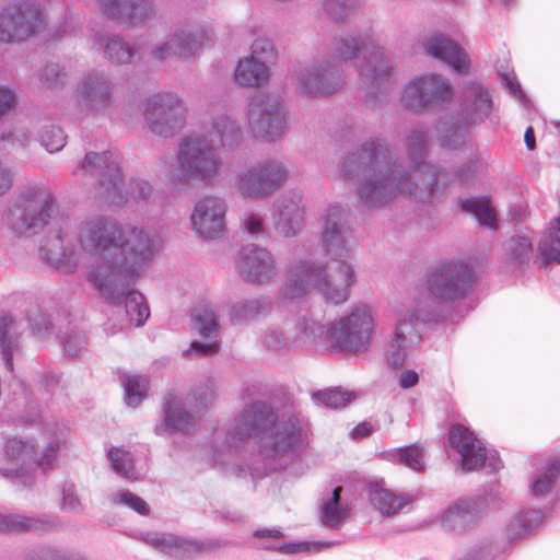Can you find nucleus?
<instances>
[{"label":"nucleus","mask_w":560,"mask_h":560,"mask_svg":"<svg viewBox=\"0 0 560 560\" xmlns=\"http://www.w3.org/2000/svg\"><path fill=\"white\" fill-rule=\"evenodd\" d=\"M271 306L270 299L266 296L238 301L231 306L229 318L234 325L249 323L270 313Z\"/></svg>","instance_id":"35"},{"label":"nucleus","mask_w":560,"mask_h":560,"mask_svg":"<svg viewBox=\"0 0 560 560\" xmlns=\"http://www.w3.org/2000/svg\"><path fill=\"white\" fill-rule=\"evenodd\" d=\"M375 327L373 310L360 304L337 320L324 325L312 318L300 322V330L306 339L336 352L361 353L371 348Z\"/></svg>","instance_id":"5"},{"label":"nucleus","mask_w":560,"mask_h":560,"mask_svg":"<svg viewBox=\"0 0 560 560\" xmlns=\"http://www.w3.org/2000/svg\"><path fill=\"white\" fill-rule=\"evenodd\" d=\"M287 114L278 96L259 95L252 100L248 127L256 139L275 142L287 131Z\"/></svg>","instance_id":"16"},{"label":"nucleus","mask_w":560,"mask_h":560,"mask_svg":"<svg viewBox=\"0 0 560 560\" xmlns=\"http://www.w3.org/2000/svg\"><path fill=\"white\" fill-rule=\"evenodd\" d=\"M353 282V267L346 260L332 259L324 265L300 262L289 268L282 294L294 299L315 289L327 302L340 304L348 300Z\"/></svg>","instance_id":"6"},{"label":"nucleus","mask_w":560,"mask_h":560,"mask_svg":"<svg viewBox=\"0 0 560 560\" xmlns=\"http://www.w3.org/2000/svg\"><path fill=\"white\" fill-rule=\"evenodd\" d=\"M460 209L472 214L480 225L495 229L497 218L494 209L491 207L490 201L481 197L466 198L460 201Z\"/></svg>","instance_id":"43"},{"label":"nucleus","mask_w":560,"mask_h":560,"mask_svg":"<svg viewBox=\"0 0 560 560\" xmlns=\"http://www.w3.org/2000/svg\"><path fill=\"white\" fill-rule=\"evenodd\" d=\"M75 241L93 258L88 280L106 301H117L153 257V240L141 226L105 215L80 222Z\"/></svg>","instance_id":"2"},{"label":"nucleus","mask_w":560,"mask_h":560,"mask_svg":"<svg viewBox=\"0 0 560 560\" xmlns=\"http://www.w3.org/2000/svg\"><path fill=\"white\" fill-rule=\"evenodd\" d=\"M192 328L209 341H192L190 348L184 352L187 358H203L217 354L220 351V342L217 334L220 328L219 317L215 311L208 306H199L191 314Z\"/></svg>","instance_id":"27"},{"label":"nucleus","mask_w":560,"mask_h":560,"mask_svg":"<svg viewBox=\"0 0 560 560\" xmlns=\"http://www.w3.org/2000/svg\"><path fill=\"white\" fill-rule=\"evenodd\" d=\"M19 104V93L11 85L0 84V119L15 109Z\"/></svg>","instance_id":"57"},{"label":"nucleus","mask_w":560,"mask_h":560,"mask_svg":"<svg viewBox=\"0 0 560 560\" xmlns=\"http://www.w3.org/2000/svg\"><path fill=\"white\" fill-rule=\"evenodd\" d=\"M352 232L348 208L328 205L320 214V244L331 256L343 257L349 252L348 237Z\"/></svg>","instance_id":"20"},{"label":"nucleus","mask_w":560,"mask_h":560,"mask_svg":"<svg viewBox=\"0 0 560 560\" xmlns=\"http://www.w3.org/2000/svg\"><path fill=\"white\" fill-rule=\"evenodd\" d=\"M56 527L54 520L48 515L25 516L19 514L0 513V530L12 532H48Z\"/></svg>","instance_id":"37"},{"label":"nucleus","mask_w":560,"mask_h":560,"mask_svg":"<svg viewBox=\"0 0 560 560\" xmlns=\"http://www.w3.org/2000/svg\"><path fill=\"white\" fill-rule=\"evenodd\" d=\"M475 272L465 262L438 266L427 279V290L434 303H452L465 299L474 285Z\"/></svg>","instance_id":"15"},{"label":"nucleus","mask_w":560,"mask_h":560,"mask_svg":"<svg viewBox=\"0 0 560 560\" xmlns=\"http://www.w3.org/2000/svg\"><path fill=\"white\" fill-rule=\"evenodd\" d=\"M114 471L122 477L131 478L133 471V462L129 453L124 448L112 447L108 452Z\"/></svg>","instance_id":"53"},{"label":"nucleus","mask_w":560,"mask_h":560,"mask_svg":"<svg viewBox=\"0 0 560 560\" xmlns=\"http://www.w3.org/2000/svg\"><path fill=\"white\" fill-rule=\"evenodd\" d=\"M272 215L276 232L284 237L295 236L304 226L305 206L300 194L287 191L273 203Z\"/></svg>","instance_id":"26"},{"label":"nucleus","mask_w":560,"mask_h":560,"mask_svg":"<svg viewBox=\"0 0 560 560\" xmlns=\"http://www.w3.org/2000/svg\"><path fill=\"white\" fill-rule=\"evenodd\" d=\"M454 98L451 82L441 74L425 73L411 79L404 88L400 102L413 114L444 109Z\"/></svg>","instance_id":"11"},{"label":"nucleus","mask_w":560,"mask_h":560,"mask_svg":"<svg viewBox=\"0 0 560 560\" xmlns=\"http://www.w3.org/2000/svg\"><path fill=\"white\" fill-rule=\"evenodd\" d=\"M59 450V439L56 435L46 438L42 435L35 443L28 440L12 438L4 445V454L14 467L2 468L1 474L5 478H23V485L32 482L26 472L33 465L43 470L50 468Z\"/></svg>","instance_id":"10"},{"label":"nucleus","mask_w":560,"mask_h":560,"mask_svg":"<svg viewBox=\"0 0 560 560\" xmlns=\"http://www.w3.org/2000/svg\"><path fill=\"white\" fill-rule=\"evenodd\" d=\"M430 319V313L419 302L416 307H411L404 313L397 322L394 334L388 340L385 351V362L392 369H399L404 365L407 358V350L420 339L417 331V323Z\"/></svg>","instance_id":"19"},{"label":"nucleus","mask_w":560,"mask_h":560,"mask_svg":"<svg viewBox=\"0 0 560 560\" xmlns=\"http://www.w3.org/2000/svg\"><path fill=\"white\" fill-rule=\"evenodd\" d=\"M544 520V513L538 510L520 512L508 526V536L511 541L520 539L530 529L538 526Z\"/></svg>","instance_id":"44"},{"label":"nucleus","mask_w":560,"mask_h":560,"mask_svg":"<svg viewBox=\"0 0 560 560\" xmlns=\"http://www.w3.org/2000/svg\"><path fill=\"white\" fill-rule=\"evenodd\" d=\"M94 46L102 49L105 58L116 66L127 65L139 54L137 45L126 42L120 35L97 32Z\"/></svg>","instance_id":"33"},{"label":"nucleus","mask_w":560,"mask_h":560,"mask_svg":"<svg viewBox=\"0 0 560 560\" xmlns=\"http://www.w3.org/2000/svg\"><path fill=\"white\" fill-rule=\"evenodd\" d=\"M31 141L30 133L20 128L7 130L0 133V142L5 143L12 149H24Z\"/></svg>","instance_id":"56"},{"label":"nucleus","mask_w":560,"mask_h":560,"mask_svg":"<svg viewBox=\"0 0 560 560\" xmlns=\"http://www.w3.org/2000/svg\"><path fill=\"white\" fill-rule=\"evenodd\" d=\"M252 167L257 172V179L265 188L268 198L283 186L289 177L288 166L276 159L261 160Z\"/></svg>","instance_id":"34"},{"label":"nucleus","mask_w":560,"mask_h":560,"mask_svg":"<svg viewBox=\"0 0 560 560\" xmlns=\"http://www.w3.org/2000/svg\"><path fill=\"white\" fill-rule=\"evenodd\" d=\"M226 201L214 195L200 198L190 214L192 230L202 240H214L225 229Z\"/></svg>","instance_id":"23"},{"label":"nucleus","mask_w":560,"mask_h":560,"mask_svg":"<svg viewBox=\"0 0 560 560\" xmlns=\"http://www.w3.org/2000/svg\"><path fill=\"white\" fill-rule=\"evenodd\" d=\"M102 13L120 25L138 27L158 19L160 9L155 0H110Z\"/></svg>","instance_id":"24"},{"label":"nucleus","mask_w":560,"mask_h":560,"mask_svg":"<svg viewBox=\"0 0 560 560\" xmlns=\"http://www.w3.org/2000/svg\"><path fill=\"white\" fill-rule=\"evenodd\" d=\"M237 270L241 278L247 283H269L277 273L276 262L266 248L249 245L240 252Z\"/></svg>","instance_id":"25"},{"label":"nucleus","mask_w":560,"mask_h":560,"mask_svg":"<svg viewBox=\"0 0 560 560\" xmlns=\"http://www.w3.org/2000/svg\"><path fill=\"white\" fill-rule=\"evenodd\" d=\"M375 48L381 47L373 45L369 36L347 34L334 37L325 56L342 68L346 61L355 58L360 52L368 54L364 56L365 61Z\"/></svg>","instance_id":"31"},{"label":"nucleus","mask_w":560,"mask_h":560,"mask_svg":"<svg viewBox=\"0 0 560 560\" xmlns=\"http://www.w3.org/2000/svg\"><path fill=\"white\" fill-rule=\"evenodd\" d=\"M136 278L128 285L125 293L117 301H107L110 304L119 305L121 303L125 304V312L129 319L130 325L133 327H140L144 324L150 315V311L148 305L144 302L143 295L138 292L131 290V285L135 283Z\"/></svg>","instance_id":"38"},{"label":"nucleus","mask_w":560,"mask_h":560,"mask_svg":"<svg viewBox=\"0 0 560 560\" xmlns=\"http://www.w3.org/2000/svg\"><path fill=\"white\" fill-rule=\"evenodd\" d=\"M477 518V504L475 502H462L451 506L446 514L445 521L454 528L465 529L471 526Z\"/></svg>","instance_id":"45"},{"label":"nucleus","mask_w":560,"mask_h":560,"mask_svg":"<svg viewBox=\"0 0 560 560\" xmlns=\"http://www.w3.org/2000/svg\"><path fill=\"white\" fill-rule=\"evenodd\" d=\"M79 170L96 179V196L110 205L124 206L129 197L147 202L153 195V186L143 179H132L126 186L119 161L112 152L86 153Z\"/></svg>","instance_id":"8"},{"label":"nucleus","mask_w":560,"mask_h":560,"mask_svg":"<svg viewBox=\"0 0 560 560\" xmlns=\"http://www.w3.org/2000/svg\"><path fill=\"white\" fill-rule=\"evenodd\" d=\"M15 173L4 162L0 161V197L7 195L14 186Z\"/></svg>","instance_id":"64"},{"label":"nucleus","mask_w":560,"mask_h":560,"mask_svg":"<svg viewBox=\"0 0 560 560\" xmlns=\"http://www.w3.org/2000/svg\"><path fill=\"white\" fill-rule=\"evenodd\" d=\"M126 401L131 407H137L145 396L147 378L143 376H126L122 380Z\"/></svg>","instance_id":"50"},{"label":"nucleus","mask_w":560,"mask_h":560,"mask_svg":"<svg viewBox=\"0 0 560 560\" xmlns=\"http://www.w3.org/2000/svg\"><path fill=\"white\" fill-rule=\"evenodd\" d=\"M354 0H324L328 15L335 21H343L350 13Z\"/></svg>","instance_id":"58"},{"label":"nucleus","mask_w":560,"mask_h":560,"mask_svg":"<svg viewBox=\"0 0 560 560\" xmlns=\"http://www.w3.org/2000/svg\"><path fill=\"white\" fill-rule=\"evenodd\" d=\"M205 393L194 394L186 401L179 400L173 393H168L164 400V423L156 428V432H189L195 429L198 415L206 407L208 400L214 397L213 384L206 385Z\"/></svg>","instance_id":"18"},{"label":"nucleus","mask_w":560,"mask_h":560,"mask_svg":"<svg viewBox=\"0 0 560 560\" xmlns=\"http://www.w3.org/2000/svg\"><path fill=\"white\" fill-rule=\"evenodd\" d=\"M492 101L489 92L477 82H469L463 89V98L456 113L441 116L435 130L442 147L455 150L464 144L466 129L489 117Z\"/></svg>","instance_id":"9"},{"label":"nucleus","mask_w":560,"mask_h":560,"mask_svg":"<svg viewBox=\"0 0 560 560\" xmlns=\"http://www.w3.org/2000/svg\"><path fill=\"white\" fill-rule=\"evenodd\" d=\"M270 77L269 66L264 62L253 61L244 58L238 61L234 72L235 81L242 86H259L268 81Z\"/></svg>","instance_id":"39"},{"label":"nucleus","mask_w":560,"mask_h":560,"mask_svg":"<svg viewBox=\"0 0 560 560\" xmlns=\"http://www.w3.org/2000/svg\"><path fill=\"white\" fill-rule=\"evenodd\" d=\"M77 92L79 105L88 115L104 114L115 102V84L105 71L85 73L78 83Z\"/></svg>","instance_id":"21"},{"label":"nucleus","mask_w":560,"mask_h":560,"mask_svg":"<svg viewBox=\"0 0 560 560\" xmlns=\"http://www.w3.org/2000/svg\"><path fill=\"white\" fill-rule=\"evenodd\" d=\"M295 90L305 97H326L345 84L343 69L325 55L311 62L299 65L292 73Z\"/></svg>","instance_id":"14"},{"label":"nucleus","mask_w":560,"mask_h":560,"mask_svg":"<svg viewBox=\"0 0 560 560\" xmlns=\"http://www.w3.org/2000/svg\"><path fill=\"white\" fill-rule=\"evenodd\" d=\"M247 58L253 59V61L264 62L266 66H269L276 60L277 51L270 39L257 38L252 44L250 55Z\"/></svg>","instance_id":"52"},{"label":"nucleus","mask_w":560,"mask_h":560,"mask_svg":"<svg viewBox=\"0 0 560 560\" xmlns=\"http://www.w3.org/2000/svg\"><path fill=\"white\" fill-rule=\"evenodd\" d=\"M207 139L215 149L235 150L243 142V130L240 121L228 113L212 115L203 125L202 132L194 133Z\"/></svg>","instance_id":"28"},{"label":"nucleus","mask_w":560,"mask_h":560,"mask_svg":"<svg viewBox=\"0 0 560 560\" xmlns=\"http://www.w3.org/2000/svg\"><path fill=\"white\" fill-rule=\"evenodd\" d=\"M313 398L317 404H323L329 408H342L354 398V395L340 387H335L319 390L313 395Z\"/></svg>","instance_id":"49"},{"label":"nucleus","mask_w":560,"mask_h":560,"mask_svg":"<svg viewBox=\"0 0 560 560\" xmlns=\"http://www.w3.org/2000/svg\"><path fill=\"white\" fill-rule=\"evenodd\" d=\"M68 73L58 63H48L40 72V82L48 89H58L66 84Z\"/></svg>","instance_id":"54"},{"label":"nucleus","mask_w":560,"mask_h":560,"mask_svg":"<svg viewBox=\"0 0 560 560\" xmlns=\"http://www.w3.org/2000/svg\"><path fill=\"white\" fill-rule=\"evenodd\" d=\"M231 435L238 441L255 438L260 456L271 460H281L307 444L296 416L276 410L264 401H254L242 410Z\"/></svg>","instance_id":"3"},{"label":"nucleus","mask_w":560,"mask_h":560,"mask_svg":"<svg viewBox=\"0 0 560 560\" xmlns=\"http://www.w3.org/2000/svg\"><path fill=\"white\" fill-rule=\"evenodd\" d=\"M406 160L389 143L371 139L345 152L338 162L342 180H358L357 196L366 209H381L400 196L429 202L442 195V167L427 161L429 135L423 127L405 131Z\"/></svg>","instance_id":"1"},{"label":"nucleus","mask_w":560,"mask_h":560,"mask_svg":"<svg viewBox=\"0 0 560 560\" xmlns=\"http://www.w3.org/2000/svg\"><path fill=\"white\" fill-rule=\"evenodd\" d=\"M480 170V163L477 160L469 161L458 166L455 171L457 178L464 185H469L472 183L475 175Z\"/></svg>","instance_id":"63"},{"label":"nucleus","mask_w":560,"mask_h":560,"mask_svg":"<svg viewBox=\"0 0 560 560\" xmlns=\"http://www.w3.org/2000/svg\"><path fill=\"white\" fill-rule=\"evenodd\" d=\"M504 252L510 264L521 267L528 264L534 252L530 234H516L504 244Z\"/></svg>","instance_id":"41"},{"label":"nucleus","mask_w":560,"mask_h":560,"mask_svg":"<svg viewBox=\"0 0 560 560\" xmlns=\"http://www.w3.org/2000/svg\"><path fill=\"white\" fill-rule=\"evenodd\" d=\"M21 353V342L11 315H0V354L9 371H13V357Z\"/></svg>","instance_id":"36"},{"label":"nucleus","mask_w":560,"mask_h":560,"mask_svg":"<svg viewBox=\"0 0 560 560\" xmlns=\"http://www.w3.org/2000/svg\"><path fill=\"white\" fill-rule=\"evenodd\" d=\"M559 474L560 459L558 457H553L548 462L545 471L534 479L532 485L533 494L539 497L548 493Z\"/></svg>","instance_id":"47"},{"label":"nucleus","mask_w":560,"mask_h":560,"mask_svg":"<svg viewBox=\"0 0 560 560\" xmlns=\"http://www.w3.org/2000/svg\"><path fill=\"white\" fill-rule=\"evenodd\" d=\"M207 32L197 25H180L174 28L166 40L156 43L150 55L163 61L170 58H189L205 44Z\"/></svg>","instance_id":"22"},{"label":"nucleus","mask_w":560,"mask_h":560,"mask_svg":"<svg viewBox=\"0 0 560 560\" xmlns=\"http://www.w3.org/2000/svg\"><path fill=\"white\" fill-rule=\"evenodd\" d=\"M552 240L545 235L539 242L538 250L542 258V266H547L550 262L560 264V246Z\"/></svg>","instance_id":"59"},{"label":"nucleus","mask_w":560,"mask_h":560,"mask_svg":"<svg viewBox=\"0 0 560 560\" xmlns=\"http://www.w3.org/2000/svg\"><path fill=\"white\" fill-rule=\"evenodd\" d=\"M63 510H78L81 505L80 499L75 492V487L71 482H65L61 488Z\"/></svg>","instance_id":"62"},{"label":"nucleus","mask_w":560,"mask_h":560,"mask_svg":"<svg viewBox=\"0 0 560 560\" xmlns=\"http://www.w3.org/2000/svg\"><path fill=\"white\" fill-rule=\"evenodd\" d=\"M47 24V15L38 3L31 0L8 3L0 11V42H24L42 33Z\"/></svg>","instance_id":"13"},{"label":"nucleus","mask_w":560,"mask_h":560,"mask_svg":"<svg viewBox=\"0 0 560 560\" xmlns=\"http://www.w3.org/2000/svg\"><path fill=\"white\" fill-rule=\"evenodd\" d=\"M165 178L174 186H212L221 177L223 159L207 139L187 135L175 151L174 162L163 158L159 163Z\"/></svg>","instance_id":"4"},{"label":"nucleus","mask_w":560,"mask_h":560,"mask_svg":"<svg viewBox=\"0 0 560 560\" xmlns=\"http://www.w3.org/2000/svg\"><path fill=\"white\" fill-rule=\"evenodd\" d=\"M187 106L174 92H159L149 96L142 108L147 128L155 136L168 139L178 135L186 126Z\"/></svg>","instance_id":"12"},{"label":"nucleus","mask_w":560,"mask_h":560,"mask_svg":"<svg viewBox=\"0 0 560 560\" xmlns=\"http://www.w3.org/2000/svg\"><path fill=\"white\" fill-rule=\"evenodd\" d=\"M341 487L335 488L332 498L323 506V523L328 527L338 526L347 516V511L340 505Z\"/></svg>","instance_id":"48"},{"label":"nucleus","mask_w":560,"mask_h":560,"mask_svg":"<svg viewBox=\"0 0 560 560\" xmlns=\"http://www.w3.org/2000/svg\"><path fill=\"white\" fill-rule=\"evenodd\" d=\"M60 217L55 191L45 184L35 183L20 187L10 199L7 222L19 236H34Z\"/></svg>","instance_id":"7"},{"label":"nucleus","mask_w":560,"mask_h":560,"mask_svg":"<svg viewBox=\"0 0 560 560\" xmlns=\"http://www.w3.org/2000/svg\"><path fill=\"white\" fill-rule=\"evenodd\" d=\"M448 440L452 447L460 454L464 470H476L483 466L486 450L467 428L460 424L453 427Z\"/></svg>","instance_id":"29"},{"label":"nucleus","mask_w":560,"mask_h":560,"mask_svg":"<svg viewBox=\"0 0 560 560\" xmlns=\"http://www.w3.org/2000/svg\"><path fill=\"white\" fill-rule=\"evenodd\" d=\"M113 500L117 504L129 506L141 515H148L150 512L147 502L130 491L117 492L114 494Z\"/></svg>","instance_id":"55"},{"label":"nucleus","mask_w":560,"mask_h":560,"mask_svg":"<svg viewBox=\"0 0 560 560\" xmlns=\"http://www.w3.org/2000/svg\"><path fill=\"white\" fill-rule=\"evenodd\" d=\"M397 456L401 463L415 470L422 468V451L416 445L398 450Z\"/></svg>","instance_id":"60"},{"label":"nucleus","mask_w":560,"mask_h":560,"mask_svg":"<svg viewBox=\"0 0 560 560\" xmlns=\"http://www.w3.org/2000/svg\"><path fill=\"white\" fill-rule=\"evenodd\" d=\"M142 539L156 550L176 559L189 558L203 550V545L172 534L148 533Z\"/></svg>","instance_id":"32"},{"label":"nucleus","mask_w":560,"mask_h":560,"mask_svg":"<svg viewBox=\"0 0 560 560\" xmlns=\"http://www.w3.org/2000/svg\"><path fill=\"white\" fill-rule=\"evenodd\" d=\"M40 144L50 153L60 151L66 143V136L61 128L46 125L39 132Z\"/></svg>","instance_id":"51"},{"label":"nucleus","mask_w":560,"mask_h":560,"mask_svg":"<svg viewBox=\"0 0 560 560\" xmlns=\"http://www.w3.org/2000/svg\"><path fill=\"white\" fill-rule=\"evenodd\" d=\"M360 75L365 84L363 103L365 107L376 110L387 103L386 84L394 72V63L384 48H375L370 57L359 67Z\"/></svg>","instance_id":"17"},{"label":"nucleus","mask_w":560,"mask_h":560,"mask_svg":"<svg viewBox=\"0 0 560 560\" xmlns=\"http://www.w3.org/2000/svg\"><path fill=\"white\" fill-rule=\"evenodd\" d=\"M63 350L68 355L80 354L86 346V336L83 331H72L62 340Z\"/></svg>","instance_id":"61"},{"label":"nucleus","mask_w":560,"mask_h":560,"mask_svg":"<svg viewBox=\"0 0 560 560\" xmlns=\"http://www.w3.org/2000/svg\"><path fill=\"white\" fill-rule=\"evenodd\" d=\"M423 48L427 55L447 63L458 73H466L469 69V59L464 49L442 34L428 37Z\"/></svg>","instance_id":"30"},{"label":"nucleus","mask_w":560,"mask_h":560,"mask_svg":"<svg viewBox=\"0 0 560 560\" xmlns=\"http://www.w3.org/2000/svg\"><path fill=\"white\" fill-rule=\"evenodd\" d=\"M371 502L375 509L386 516L396 514L406 504L402 498L381 487L371 491Z\"/></svg>","instance_id":"46"},{"label":"nucleus","mask_w":560,"mask_h":560,"mask_svg":"<svg viewBox=\"0 0 560 560\" xmlns=\"http://www.w3.org/2000/svg\"><path fill=\"white\" fill-rule=\"evenodd\" d=\"M233 188L244 199L247 200H266L268 196L265 188L257 179V172L253 170L252 165L241 170L233 183Z\"/></svg>","instance_id":"40"},{"label":"nucleus","mask_w":560,"mask_h":560,"mask_svg":"<svg viewBox=\"0 0 560 560\" xmlns=\"http://www.w3.org/2000/svg\"><path fill=\"white\" fill-rule=\"evenodd\" d=\"M39 252L42 259L50 267L59 268L70 254L69 248L65 245L61 230L57 231L55 235L47 236Z\"/></svg>","instance_id":"42"}]
</instances>
